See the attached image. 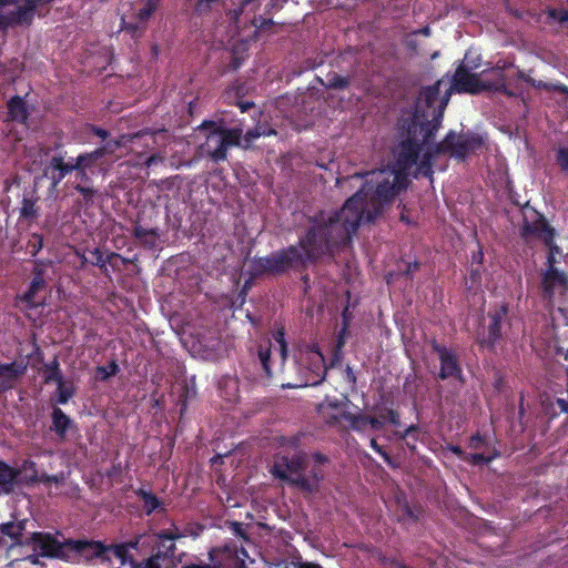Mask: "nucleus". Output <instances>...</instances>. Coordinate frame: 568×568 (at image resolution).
I'll list each match as a JSON object with an SVG mask.
<instances>
[{
    "label": "nucleus",
    "instance_id": "obj_1",
    "mask_svg": "<svg viewBox=\"0 0 568 568\" xmlns=\"http://www.w3.org/2000/svg\"><path fill=\"white\" fill-rule=\"evenodd\" d=\"M361 196L362 192L354 193L345 201L341 210L332 213L327 221L313 224L306 234L298 239L295 246L300 248L304 270L324 255L332 254L335 248L351 243L353 234L361 225L362 215L356 207Z\"/></svg>",
    "mask_w": 568,
    "mask_h": 568
},
{
    "label": "nucleus",
    "instance_id": "obj_2",
    "mask_svg": "<svg viewBox=\"0 0 568 568\" xmlns=\"http://www.w3.org/2000/svg\"><path fill=\"white\" fill-rule=\"evenodd\" d=\"M352 180H365L363 185L355 192H362L361 201L356 204L361 212V223H373L385 211V207L393 203L402 190L407 187V176L403 172H387L385 170L372 172H356L345 178H338L337 184Z\"/></svg>",
    "mask_w": 568,
    "mask_h": 568
},
{
    "label": "nucleus",
    "instance_id": "obj_3",
    "mask_svg": "<svg viewBox=\"0 0 568 568\" xmlns=\"http://www.w3.org/2000/svg\"><path fill=\"white\" fill-rule=\"evenodd\" d=\"M434 123L435 124L430 126L427 123H420L416 115L402 116L399 119L398 131L402 141L396 155V165L398 169L395 172L406 174L407 170L417 164L424 146L429 144L435 133L442 126L440 110H438L437 115L434 118Z\"/></svg>",
    "mask_w": 568,
    "mask_h": 568
},
{
    "label": "nucleus",
    "instance_id": "obj_4",
    "mask_svg": "<svg viewBox=\"0 0 568 568\" xmlns=\"http://www.w3.org/2000/svg\"><path fill=\"white\" fill-rule=\"evenodd\" d=\"M53 0H0V31L10 27H30L34 16L42 18Z\"/></svg>",
    "mask_w": 568,
    "mask_h": 568
},
{
    "label": "nucleus",
    "instance_id": "obj_5",
    "mask_svg": "<svg viewBox=\"0 0 568 568\" xmlns=\"http://www.w3.org/2000/svg\"><path fill=\"white\" fill-rule=\"evenodd\" d=\"M292 368L296 369V377L293 381H285L284 375L282 387L316 386L324 381L327 371L324 356L316 346L300 351V357L293 362Z\"/></svg>",
    "mask_w": 568,
    "mask_h": 568
},
{
    "label": "nucleus",
    "instance_id": "obj_6",
    "mask_svg": "<svg viewBox=\"0 0 568 568\" xmlns=\"http://www.w3.org/2000/svg\"><path fill=\"white\" fill-rule=\"evenodd\" d=\"M302 257L300 256V248L295 245H288L272 252L270 255L257 257L251 261L250 274L253 278L264 275L281 276L288 271H304L302 267Z\"/></svg>",
    "mask_w": 568,
    "mask_h": 568
},
{
    "label": "nucleus",
    "instance_id": "obj_7",
    "mask_svg": "<svg viewBox=\"0 0 568 568\" xmlns=\"http://www.w3.org/2000/svg\"><path fill=\"white\" fill-rule=\"evenodd\" d=\"M509 307L507 303L496 304L481 317L475 331V342L479 348L495 352L504 339L503 326L508 322Z\"/></svg>",
    "mask_w": 568,
    "mask_h": 568
},
{
    "label": "nucleus",
    "instance_id": "obj_8",
    "mask_svg": "<svg viewBox=\"0 0 568 568\" xmlns=\"http://www.w3.org/2000/svg\"><path fill=\"white\" fill-rule=\"evenodd\" d=\"M483 145L484 139L478 133L473 131L457 133L449 130L445 138L435 144V153H442L458 162H464Z\"/></svg>",
    "mask_w": 568,
    "mask_h": 568
},
{
    "label": "nucleus",
    "instance_id": "obj_9",
    "mask_svg": "<svg viewBox=\"0 0 568 568\" xmlns=\"http://www.w3.org/2000/svg\"><path fill=\"white\" fill-rule=\"evenodd\" d=\"M442 83L443 81L438 80L432 85L423 87L419 91L415 111L409 115L418 116V122L427 123L429 126L435 124L434 118L437 115L438 110L442 111L443 119L452 94L450 90L447 89L440 95Z\"/></svg>",
    "mask_w": 568,
    "mask_h": 568
},
{
    "label": "nucleus",
    "instance_id": "obj_10",
    "mask_svg": "<svg viewBox=\"0 0 568 568\" xmlns=\"http://www.w3.org/2000/svg\"><path fill=\"white\" fill-rule=\"evenodd\" d=\"M209 125L212 130L206 135L202 150L214 163L223 162L227 159L229 148L241 144L242 129L216 126L214 122H209Z\"/></svg>",
    "mask_w": 568,
    "mask_h": 568
},
{
    "label": "nucleus",
    "instance_id": "obj_11",
    "mask_svg": "<svg viewBox=\"0 0 568 568\" xmlns=\"http://www.w3.org/2000/svg\"><path fill=\"white\" fill-rule=\"evenodd\" d=\"M67 545L69 546L68 555L72 558L67 559V562L89 565L94 560H100L102 564H111L106 544L102 540L69 538Z\"/></svg>",
    "mask_w": 568,
    "mask_h": 568
},
{
    "label": "nucleus",
    "instance_id": "obj_12",
    "mask_svg": "<svg viewBox=\"0 0 568 568\" xmlns=\"http://www.w3.org/2000/svg\"><path fill=\"white\" fill-rule=\"evenodd\" d=\"M273 339L278 345V365L275 369L273 368L272 343L267 341L260 344L257 348L258 362L265 375L270 378L276 374L286 375L285 362L287 358V343L285 341L284 327H280L273 333Z\"/></svg>",
    "mask_w": 568,
    "mask_h": 568
},
{
    "label": "nucleus",
    "instance_id": "obj_13",
    "mask_svg": "<svg viewBox=\"0 0 568 568\" xmlns=\"http://www.w3.org/2000/svg\"><path fill=\"white\" fill-rule=\"evenodd\" d=\"M260 7V0H243L240 7L232 11V20L237 27H241L242 23L245 24L242 17L247 18L248 23L255 28L253 36L255 40H257L262 33H276L274 27L277 26L272 19H265L256 14Z\"/></svg>",
    "mask_w": 568,
    "mask_h": 568
},
{
    "label": "nucleus",
    "instance_id": "obj_14",
    "mask_svg": "<svg viewBox=\"0 0 568 568\" xmlns=\"http://www.w3.org/2000/svg\"><path fill=\"white\" fill-rule=\"evenodd\" d=\"M308 455L303 450L295 452L292 456L278 455L271 469L275 478L284 480L292 485L295 476L303 474L307 468Z\"/></svg>",
    "mask_w": 568,
    "mask_h": 568
},
{
    "label": "nucleus",
    "instance_id": "obj_15",
    "mask_svg": "<svg viewBox=\"0 0 568 568\" xmlns=\"http://www.w3.org/2000/svg\"><path fill=\"white\" fill-rule=\"evenodd\" d=\"M26 545H33L34 550L39 549L42 557L58 558L65 562L67 559H72L68 555L67 539L59 541L50 534L32 532L30 537L26 538Z\"/></svg>",
    "mask_w": 568,
    "mask_h": 568
},
{
    "label": "nucleus",
    "instance_id": "obj_16",
    "mask_svg": "<svg viewBox=\"0 0 568 568\" xmlns=\"http://www.w3.org/2000/svg\"><path fill=\"white\" fill-rule=\"evenodd\" d=\"M432 349L437 354L440 363L437 378L442 381L455 378L462 382L463 369L455 352L436 341L432 343Z\"/></svg>",
    "mask_w": 568,
    "mask_h": 568
},
{
    "label": "nucleus",
    "instance_id": "obj_17",
    "mask_svg": "<svg viewBox=\"0 0 568 568\" xmlns=\"http://www.w3.org/2000/svg\"><path fill=\"white\" fill-rule=\"evenodd\" d=\"M210 564H187L183 568H241L244 562L241 561L235 552L225 548H212L209 551Z\"/></svg>",
    "mask_w": 568,
    "mask_h": 568
},
{
    "label": "nucleus",
    "instance_id": "obj_18",
    "mask_svg": "<svg viewBox=\"0 0 568 568\" xmlns=\"http://www.w3.org/2000/svg\"><path fill=\"white\" fill-rule=\"evenodd\" d=\"M151 555L142 561L133 562L132 568H164L174 558L176 551L175 544L150 545Z\"/></svg>",
    "mask_w": 568,
    "mask_h": 568
},
{
    "label": "nucleus",
    "instance_id": "obj_19",
    "mask_svg": "<svg viewBox=\"0 0 568 568\" xmlns=\"http://www.w3.org/2000/svg\"><path fill=\"white\" fill-rule=\"evenodd\" d=\"M448 90H450V93L456 91L458 93L475 94L483 90V85L476 73L469 72L464 64H459L455 70Z\"/></svg>",
    "mask_w": 568,
    "mask_h": 568
},
{
    "label": "nucleus",
    "instance_id": "obj_20",
    "mask_svg": "<svg viewBox=\"0 0 568 568\" xmlns=\"http://www.w3.org/2000/svg\"><path fill=\"white\" fill-rule=\"evenodd\" d=\"M523 235H535L542 241L550 252L559 253V247L555 243L556 232L542 215H539L534 223L525 222Z\"/></svg>",
    "mask_w": 568,
    "mask_h": 568
},
{
    "label": "nucleus",
    "instance_id": "obj_21",
    "mask_svg": "<svg viewBox=\"0 0 568 568\" xmlns=\"http://www.w3.org/2000/svg\"><path fill=\"white\" fill-rule=\"evenodd\" d=\"M34 264L36 266L32 270V280L29 288L22 295L17 296V300L26 303L28 308H36L40 305V303L36 301V295L45 288L44 270L41 267L43 263L37 260Z\"/></svg>",
    "mask_w": 568,
    "mask_h": 568
},
{
    "label": "nucleus",
    "instance_id": "obj_22",
    "mask_svg": "<svg viewBox=\"0 0 568 568\" xmlns=\"http://www.w3.org/2000/svg\"><path fill=\"white\" fill-rule=\"evenodd\" d=\"M72 172V161L65 162L62 155L52 156L43 169V175L50 180L52 190H55L63 179Z\"/></svg>",
    "mask_w": 568,
    "mask_h": 568
},
{
    "label": "nucleus",
    "instance_id": "obj_23",
    "mask_svg": "<svg viewBox=\"0 0 568 568\" xmlns=\"http://www.w3.org/2000/svg\"><path fill=\"white\" fill-rule=\"evenodd\" d=\"M144 535H136L128 541L106 544L108 555L112 552L120 560L122 566L129 565V567L132 568L133 562L138 560L130 555V550L139 549L140 545L144 546L145 542L142 541Z\"/></svg>",
    "mask_w": 568,
    "mask_h": 568
},
{
    "label": "nucleus",
    "instance_id": "obj_24",
    "mask_svg": "<svg viewBox=\"0 0 568 568\" xmlns=\"http://www.w3.org/2000/svg\"><path fill=\"white\" fill-rule=\"evenodd\" d=\"M555 253L556 252H549V255L547 257L549 267L542 275L541 280V288H542V295L546 298H551L555 294V286L556 285H566L567 284V276L565 273L559 272L555 266Z\"/></svg>",
    "mask_w": 568,
    "mask_h": 568
},
{
    "label": "nucleus",
    "instance_id": "obj_25",
    "mask_svg": "<svg viewBox=\"0 0 568 568\" xmlns=\"http://www.w3.org/2000/svg\"><path fill=\"white\" fill-rule=\"evenodd\" d=\"M27 365L22 362L0 363V393L13 388L20 377L24 375Z\"/></svg>",
    "mask_w": 568,
    "mask_h": 568
},
{
    "label": "nucleus",
    "instance_id": "obj_26",
    "mask_svg": "<svg viewBox=\"0 0 568 568\" xmlns=\"http://www.w3.org/2000/svg\"><path fill=\"white\" fill-rule=\"evenodd\" d=\"M325 474L321 466L314 465L310 470V475L300 474L292 479V486L302 493L313 494L320 489L321 483L324 480Z\"/></svg>",
    "mask_w": 568,
    "mask_h": 568
},
{
    "label": "nucleus",
    "instance_id": "obj_27",
    "mask_svg": "<svg viewBox=\"0 0 568 568\" xmlns=\"http://www.w3.org/2000/svg\"><path fill=\"white\" fill-rule=\"evenodd\" d=\"M103 153L99 148L82 152L77 158H71L73 171H83L95 174L97 168L100 165L99 161L103 158Z\"/></svg>",
    "mask_w": 568,
    "mask_h": 568
},
{
    "label": "nucleus",
    "instance_id": "obj_28",
    "mask_svg": "<svg viewBox=\"0 0 568 568\" xmlns=\"http://www.w3.org/2000/svg\"><path fill=\"white\" fill-rule=\"evenodd\" d=\"M146 134L154 135L155 132L151 131L149 129L140 130L135 133H129V134H122L119 139H111L103 143L102 145L98 146L103 155H112L116 150L124 146L128 142H133L135 139L142 138Z\"/></svg>",
    "mask_w": 568,
    "mask_h": 568
},
{
    "label": "nucleus",
    "instance_id": "obj_29",
    "mask_svg": "<svg viewBox=\"0 0 568 568\" xmlns=\"http://www.w3.org/2000/svg\"><path fill=\"white\" fill-rule=\"evenodd\" d=\"M75 172V183L73 189L82 196L85 203H90L93 201L94 195L98 193V190L93 186L92 176L89 172L83 171H74Z\"/></svg>",
    "mask_w": 568,
    "mask_h": 568
},
{
    "label": "nucleus",
    "instance_id": "obj_30",
    "mask_svg": "<svg viewBox=\"0 0 568 568\" xmlns=\"http://www.w3.org/2000/svg\"><path fill=\"white\" fill-rule=\"evenodd\" d=\"M21 470L11 467L6 462L0 460V488L4 494H11L17 484Z\"/></svg>",
    "mask_w": 568,
    "mask_h": 568
},
{
    "label": "nucleus",
    "instance_id": "obj_31",
    "mask_svg": "<svg viewBox=\"0 0 568 568\" xmlns=\"http://www.w3.org/2000/svg\"><path fill=\"white\" fill-rule=\"evenodd\" d=\"M8 119L11 121L24 123L29 118L27 104L20 95H13L7 102Z\"/></svg>",
    "mask_w": 568,
    "mask_h": 568
},
{
    "label": "nucleus",
    "instance_id": "obj_32",
    "mask_svg": "<svg viewBox=\"0 0 568 568\" xmlns=\"http://www.w3.org/2000/svg\"><path fill=\"white\" fill-rule=\"evenodd\" d=\"M26 529V521H9L0 526V532L12 540V545L24 546L26 540H22V534Z\"/></svg>",
    "mask_w": 568,
    "mask_h": 568
},
{
    "label": "nucleus",
    "instance_id": "obj_33",
    "mask_svg": "<svg viewBox=\"0 0 568 568\" xmlns=\"http://www.w3.org/2000/svg\"><path fill=\"white\" fill-rule=\"evenodd\" d=\"M90 254L92 255L91 264L98 266L103 272H108L106 263L111 264L114 268L116 267L113 264V260L121 258L123 264L131 262V260L122 257L115 252H112L108 254L106 257H104L102 251L99 247L92 250Z\"/></svg>",
    "mask_w": 568,
    "mask_h": 568
},
{
    "label": "nucleus",
    "instance_id": "obj_34",
    "mask_svg": "<svg viewBox=\"0 0 568 568\" xmlns=\"http://www.w3.org/2000/svg\"><path fill=\"white\" fill-rule=\"evenodd\" d=\"M196 396V387L194 377L189 382H183L181 390L178 395L176 406L180 407V416L182 417L187 409V402Z\"/></svg>",
    "mask_w": 568,
    "mask_h": 568
},
{
    "label": "nucleus",
    "instance_id": "obj_35",
    "mask_svg": "<svg viewBox=\"0 0 568 568\" xmlns=\"http://www.w3.org/2000/svg\"><path fill=\"white\" fill-rule=\"evenodd\" d=\"M196 396V387L194 377L189 382H183L181 390L178 395L176 406L180 407V416L182 417L187 409V402Z\"/></svg>",
    "mask_w": 568,
    "mask_h": 568
},
{
    "label": "nucleus",
    "instance_id": "obj_36",
    "mask_svg": "<svg viewBox=\"0 0 568 568\" xmlns=\"http://www.w3.org/2000/svg\"><path fill=\"white\" fill-rule=\"evenodd\" d=\"M72 420L63 413L59 407H54L52 410V427L51 429L60 437L64 438Z\"/></svg>",
    "mask_w": 568,
    "mask_h": 568
},
{
    "label": "nucleus",
    "instance_id": "obj_37",
    "mask_svg": "<svg viewBox=\"0 0 568 568\" xmlns=\"http://www.w3.org/2000/svg\"><path fill=\"white\" fill-rule=\"evenodd\" d=\"M134 494L143 501L145 515L150 516L155 510L163 508V503L152 491L145 490L143 488H138L134 490Z\"/></svg>",
    "mask_w": 568,
    "mask_h": 568
},
{
    "label": "nucleus",
    "instance_id": "obj_38",
    "mask_svg": "<svg viewBox=\"0 0 568 568\" xmlns=\"http://www.w3.org/2000/svg\"><path fill=\"white\" fill-rule=\"evenodd\" d=\"M342 419L348 424V428L356 433H364L368 428V415L363 413L343 412Z\"/></svg>",
    "mask_w": 568,
    "mask_h": 568
},
{
    "label": "nucleus",
    "instance_id": "obj_39",
    "mask_svg": "<svg viewBox=\"0 0 568 568\" xmlns=\"http://www.w3.org/2000/svg\"><path fill=\"white\" fill-rule=\"evenodd\" d=\"M132 235L145 246L154 247L159 237V230L156 227L144 229L136 223L132 230Z\"/></svg>",
    "mask_w": 568,
    "mask_h": 568
},
{
    "label": "nucleus",
    "instance_id": "obj_40",
    "mask_svg": "<svg viewBox=\"0 0 568 568\" xmlns=\"http://www.w3.org/2000/svg\"><path fill=\"white\" fill-rule=\"evenodd\" d=\"M419 427L418 425H410L404 430H395L394 436L405 442L406 447L414 454L416 453V443L418 440Z\"/></svg>",
    "mask_w": 568,
    "mask_h": 568
},
{
    "label": "nucleus",
    "instance_id": "obj_41",
    "mask_svg": "<svg viewBox=\"0 0 568 568\" xmlns=\"http://www.w3.org/2000/svg\"><path fill=\"white\" fill-rule=\"evenodd\" d=\"M38 197L24 196L19 210L20 219L27 221H36L40 215V207L37 205Z\"/></svg>",
    "mask_w": 568,
    "mask_h": 568
},
{
    "label": "nucleus",
    "instance_id": "obj_42",
    "mask_svg": "<svg viewBox=\"0 0 568 568\" xmlns=\"http://www.w3.org/2000/svg\"><path fill=\"white\" fill-rule=\"evenodd\" d=\"M63 379L60 363L57 356L50 362L43 365V382L44 384L58 383Z\"/></svg>",
    "mask_w": 568,
    "mask_h": 568
},
{
    "label": "nucleus",
    "instance_id": "obj_43",
    "mask_svg": "<svg viewBox=\"0 0 568 568\" xmlns=\"http://www.w3.org/2000/svg\"><path fill=\"white\" fill-rule=\"evenodd\" d=\"M437 155H443L442 153H435V144L426 150L420 159V161H417L418 164V171L420 174H423L426 178L432 179L434 171H433V161Z\"/></svg>",
    "mask_w": 568,
    "mask_h": 568
},
{
    "label": "nucleus",
    "instance_id": "obj_44",
    "mask_svg": "<svg viewBox=\"0 0 568 568\" xmlns=\"http://www.w3.org/2000/svg\"><path fill=\"white\" fill-rule=\"evenodd\" d=\"M161 0H143V6L134 14L135 19L146 26V22L154 14Z\"/></svg>",
    "mask_w": 568,
    "mask_h": 568
},
{
    "label": "nucleus",
    "instance_id": "obj_45",
    "mask_svg": "<svg viewBox=\"0 0 568 568\" xmlns=\"http://www.w3.org/2000/svg\"><path fill=\"white\" fill-rule=\"evenodd\" d=\"M321 83L327 89L345 90L346 88H348L351 79L348 77H343L336 72H329L326 75V82H323L321 80Z\"/></svg>",
    "mask_w": 568,
    "mask_h": 568
},
{
    "label": "nucleus",
    "instance_id": "obj_46",
    "mask_svg": "<svg viewBox=\"0 0 568 568\" xmlns=\"http://www.w3.org/2000/svg\"><path fill=\"white\" fill-rule=\"evenodd\" d=\"M75 394V387L72 382L65 383L64 379L57 383V403L65 405Z\"/></svg>",
    "mask_w": 568,
    "mask_h": 568
},
{
    "label": "nucleus",
    "instance_id": "obj_47",
    "mask_svg": "<svg viewBox=\"0 0 568 568\" xmlns=\"http://www.w3.org/2000/svg\"><path fill=\"white\" fill-rule=\"evenodd\" d=\"M121 29L129 32L132 38L139 39L144 34V32L146 30V26L141 23L135 18L133 21H126L124 18H122Z\"/></svg>",
    "mask_w": 568,
    "mask_h": 568
},
{
    "label": "nucleus",
    "instance_id": "obj_48",
    "mask_svg": "<svg viewBox=\"0 0 568 568\" xmlns=\"http://www.w3.org/2000/svg\"><path fill=\"white\" fill-rule=\"evenodd\" d=\"M271 134H276L275 130H270L268 132L261 131L258 128L248 130L243 136L241 135V144L237 146L246 150L251 148L252 143L260 136Z\"/></svg>",
    "mask_w": 568,
    "mask_h": 568
},
{
    "label": "nucleus",
    "instance_id": "obj_49",
    "mask_svg": "<svg viewBox=\"0 0 568 568\" xmlns=\"http://www.w3.org/2000/svg\"><path fill=\"white\" fill-rule=\"evenodd\" d=\"M43 247V236L39 233H32L27 242L26 250L32 256H37Z\"/></svg>",
    "mask_w": 568,
    "mask_h": 568
},
{
    "label": "nucleus",
    "instance_id": "obj_50",
    "mask_svg": "<svg viewBox=\"0 0 568 568\" xmlns=\"http://www.w3.org/2000/svg\"><path fill=\"white\" fill-rule=\"evenodd\" d=\"M22 469L26 471H30V475L26 477V483L28 485H33L37 483H41L42 474L40 475L37 469V464L33 460L27 459L22 464Z\"/></svg>",
    "mask_w": 568,
    "mask_h": 568
},
{
    "label": "nucleus",
    "instance_id": "obj_51",
    "mask_svg": "<svg viewBox=\"0 0 568 568\" xmlns=\"http://www.w3.org/2000/svg\"><path fill=\"white\" fill-rule=\"evenodd\" d=\"M498 456H499V453L497 450H494V453L488 456L480 454V453H474V454L466 455L464 460H466L473 465L489 464Z\"/></svg>",
    "mask_w": 568,
    "mask_h": 568
},
{
    "label": "nucleus",
    "instance_id": "obj_52",
    "mask_svg": "<svg viewBox=\"0 0 568 568\" xmlns=\"http://www.w3.org/2000/svg\"><path fill=\"white\" fill-rule=\"evenodd\" d=\"M379 417L384 420V423L388 422L389 424L394 426L400 425V416L397 410L393 408H384L379 412Z\"/></svg>",
    "mask_w": 568,
    "mask_h": 568
},
{
    "label": "nucleus",
    "instance_id": "obj_53",
    "mask_svg": "<svg viewBox=\"0 0 568 568\" xmlns=\"http://www.w3.org/2000/svg\"><path fill=\"white\" fill-rule=\"evenodd\" d=\"M556 163L560 171L568 175V148L560 146L556 152Z\"/></svg>",
    "mask_w": 568,
    "mask_h": 568
},
{
    "label": "nucleus",
    "instance_id": "obj_54",
    "mask_svg": "<svg viewBox=\"0 0 568 568\" xmlns=\"http://www.w3.org/2000/svg\"><path fill=\"white\" fill-rule=\"evenodd\" d=\"M97 371L100 379L106 381L108 378L118 374L119 366L114 361H112L108 366H99Z\"/></svg>",
    "mask_w": 568,
    "mask_h": 568
},
{
    "label": "nucleus",
    "instance_id": "obj_55",
    "mask_svg": "<svg viewBox=\"0 0 568 568\" xmlns=\"http://www.w3.org/2000/svg\"><path fill=\"white\" fill-rule=\"evenodd\" d=\"M220 0H196L194 6V12L197 14H206L209 13L213 6L219 3Z\"/></svg>",
    "mask_w": 568,
    "mask_h": 568
},
{
    "label": "nucleus",
    "instance_id": "obj_56",
    "mask_svg": "<svg viewBox=\"0 0 568 568\" xmlns=\"http://www.w3.org/2000/svg\"><path fill=\"white\" fill-rule=\"evenodd\" d=\"M301 434H295L293 436H282L280 439V445L282 447H290L293 449H297L301 446Z\"/></svg>",
    "mask_w": 568,
    "mask_h": 568
},
{
    "label": "nucleus",
    "instance_id": "obj_57",
    "mask_svg": "<svg viewBox=\"0 0 568 568\" xmlns=\"http://www.w3.org/2000/svg\"><path fill=\"white\" fill-rule=\"evenodd\" d=\"M517 79L524 81L525 83H527V84H529V85H531V87H534L536 89H540V88H546L547 87V82L535 80L529 74L525 73L523 70H519L517 72Z\"/></svg>",
    "mask_w": 568,
    "mask_h": 568
},
{
    "label": "nucleus",
    "instance_id": "obj_58",
    "mask_svg": "<svg viewBox=\"0 0 568 568\" xmlns=\"http://www.w3.org/2000/svg\"><path fill=\"white\" fill-rule=\"evenodd\" d=\"M547 13L550 19L556 20L561 24L568 22V10L566 9L551 8L548 9Z\"/></svg>",
    "mask_w": 568,
    "mask_h": 568
},
{
    "label": "nucleus",
    "instance_id": "obj_59",
    "mask_svg": "<svg viewBox=\"0 0 568 568\" xmlns=\"http://www.w3.org/2000/svg\"><path fill=\"white\" fill-rule=\"evenodd\" d=\"M85 130L87 132L89 133H92L94 134L95 136L100 138L101 140L104 141V143L108 141V139L110 138V132L101 126H98L95 124H87L85 125Z\"/></svg>",
    "mask_w": 568,
    "mask_h": 568
},
{
    "label": "nucleus",
    "instance_id": "obj_60",
    "mask_svg": "<svg viewBox=\"0 0 568 568\" xmlns=\"http://www.w3.org/2000/svg\"><path fill=\"white\" fill-rule=\"evenodd\" d=\"M369 446L374 449V452H376L384 459V462L386 464L393 466L390 455L381 445H378V443L375 438L371 439Z\"/></svg>",
    "mask_w": 568,
    "mask_h": 568
},
{
    "label": "nucleus",
    "instance_id": "obj_61",
    "mask_svg": "<svg viewBox=\"0 0 568 568\" xmlns=\"http://www.w3.org/2000/svg\"><path fill=\"white\" fill-rule=\"evenodd\" d=\"M230 528L235 536L241 537L244 540H248V535L246 532L244 524L239 521H232Z\"/></svg>",
    "mask_w": 568,
    "mask_h": 568
},
{
    "label": "nucleus",
    "instance_id": "obj_62",
    "mask_svg": "<svg viewBox=\"0 0 568 568\" xmlns=\"http://www.w3.org/2000/svg\"><path fill=\"white\" fill-rule=\"evenodd\" d=\"M64 481V474L63 473H60V474H57V475H48V474H42V478H41V483L43 484H55V485H59V484H62Z\"/></svg>",
    "mask_w": 568,
    "mask_h": 568
},
{
    "label": "nucleus",
    "instance_id": "obj_63",
    "mask_svg": "<svg viewBox=\"0 0 568 568\" xmlns=\"http://www.w3.org/2000/svg\"><path fill=\"white\" fill-rule=\"evenodd\" d=\"M156 537L162 540H169L170 544H175L174 541L180 539L182 537V534L180 532H173L169 530H161L156 534Z\"/></svg>",
    "mask_w": 568,
    "mask_h": 568
},
{
    "label": "nucleus",
    "instance_id": "obj_64",
    "mask_svg": "<svg viewBox=\"0 0 568 568\" xmlns=\"http://www.w3.org/2000/svg\"><path fill=\"white\" fill-rule=\"evenodd\" d=\"M344 345H345V328H343L339 332V334L336 338V342H335V347H334V358L335 359H337L339 357V354H341Z\"/></svg>",
    "mask_w": 568,
    "mask_h": 568
}]
</instances>
